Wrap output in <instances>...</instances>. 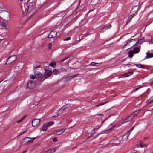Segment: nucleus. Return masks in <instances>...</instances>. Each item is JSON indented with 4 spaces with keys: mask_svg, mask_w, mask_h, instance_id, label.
<instances>
[{
    "mask_svg": "<svg viewBox=\"0 0 153 153\" xmlns=\"http://www.w3.org/2000/svg\"><path fill=\"white\" fill-rule=\"evenodd\" d=\"M143 39L139 40L138 42L136 43V45H137L139 44H141L143 42Z\"/></svg>",
    "mask_w": 153,
    "mask_h": 153,
    "instance_id": "obj_22",
    "label": "nucleus"
},
{
    "mask_svg": "<svg viewBox=\"0 0 153 153\" xmlns=\"http://www.w3.org/2000/svg\"><path fill=\"white\" fill-rule=\"evenodd\" d=\"M141 88V87H137L134 90V91L135 92L136 91H137L138 90L140 89Z\"/></svg>",
    "mask_w": 153,
    "mask_h": 153,
    "instance_id": "obj_40",
    "label": "nucleus"
},
{
    "mask_svg": "<svg viewBox=\"0 0 153 153\" xmlns=\"http://www.w3.org/2000/svg\"><path fill=\"white\" fill-rule=\"evenodd\" d=\"M70 39V38L69 37H68L64 39V41L69 40Z\"/></svg>",
    "mask_w": 153,
    "mask_h": 153,
    "instance_id": "obj_41",
    "label": "nucleus"
},
{
    "mask_svg": "<svg viewBox=\"0 0 153 153\" xmlns=\"http://www.w3.org/2000/svg\"><path fill=\"white\" fill-rule=\"evenodd\" d=\"M120 143L119 141L117 140H114L113 141L112 144L114 145H117Z\"/></svg>",
    "mask_w": 153,
    "mask_h": 153,
    "instance_id": "obj_28",
    "label": "nucleus"
},
{
    "mask_svg": "<svg viewBox=\"0 0 153 153\" xmlns=\"http://www.w3.org/2000/svg\"><path fill=\"white\" fill-rule=\"evenodd\" d=\"M52 73V71L51 70H47L46 69L45 70V73L44 75V77L45 78H47L49 77Z\"/></svg>",
    "mask_w": 153,
    "mask_h": 153,
    "instance_id": "obj_7",
    "label": "nucleus"
},
{
    "mask_svg": "<svg viewBox=\"0 0 153 153\" xmlns=\"http://www.w3.org/2000/svg\"><path fill=\"white\" fill-rule=\"evenodd\" d=\"M40 121V119H34L32 122V126L34 127H36L38 126Z\"/></svg>",
    "mask_w": 153,
    "mask_h": 153,
    "instance_id": "obj_2",
    "label": "nucleus"
},
{
    "mask_svg": "<svg viewBox=\"0 0 153 153\" xmlns=\"http://www.w3.org/2000/svg\"><path fill=\"white\" fill-rule=\"evenodd\" d=\"M115 127V126H112L111 128L110 129H108L106 130H105L104 132L105 133H107L109 132L110 131H111Z\"/></svg>",
    "mask_w": 153,
    "mask_h": 153,
    "instance_id": "obj_19",
    "label": "nucleus"
},
{
    "mask_svg": "<svg viewBox=\"0 0 153 153\" xmlns=\"http://www.w3.org/2000/svg\"><path fill=\"white\" fill-rule=\"evenodd\" d=\"M153 102V96L149 99L147 100L146 102V103L147 105Z\"/></svg>",
    "mask_w": 153,
    "mask_h": 153,
    "instance_id": "obj_13",
    "label": "nucleus"
},
{
    "mask_svg": "<svg viewBox=\"0 0 153 153\" xmlns=\"http://www.w3.org/2000/svg\"><path fill=\"white\" fill-rule=\"evenodd\" d=\"M36 138V137H25L22 139V143L24 145H27L30 144V143L33 142Z\"/></svg>",
    "mask_w": 153,
    "mask_h": 153,
    "instance_id": "obj_1",
    "label": "nucleus"
},
{
    "mask_svg": "<svg viewBox=\"0 0 153 153\" xmlns=\"http://www.w3.org/2000/svg\"><path fill=\"white\" fill-rule=\"evenodd\" d=\"M146 56L145 57V59L153 57V54L152 53H146Z\"/></svg>",
    "mask_w": 153,
    "mask_h": 153,
    "instance_id": "obj_17",
    "label": "nucleus"
},
{
    "mask_svg": "<svg viewBox=\"0 0 153 153\" xmlns=\"http://www.w3.org/2000/svg\"><path fill=\"white\" fill-rule=\"evenodd\" d=\"M48 126L47 125V123H45L43 125L42 127V129L43 131H46L47 129Z\"/></svg>",
    "mask_w": 153,
    "mask_h": 153,
    "instance_id": "obj_14",
    "label": "nucleus"
},
{
    "mask_svg": "<svg viewBox=\"0 0 153 153\" xmlns=\"http://www.w3.org/2000/svg\"><path fill=\"white\" fill-rule=\"evenodd\" d=\"M129 48H128L127 49H128Z\"/></svg>",
    "mask_w": 153,
    "mask_h": 153,
    "instance_id": "obj_55",
    "label": "nucleus"
},
{
    "mask_svg": "<svg viewBox=\"0 0 153 153\" xmlns=\"http://www.w3.org/2000/svg\"><path fill=\"white\" fill-rule=\"evenodd\" d=\"M30 77L31 79H35V76L34 75H31L30 76Z\"/></svg>",
    "mask_w": 153,
    "mask_h": 153,
    "instance_id": "obj_39",
    "label": "nucleus"
},
{
    "mask_svg": "<svg viewBox=\"0 0 153 153\" xmlns=\"http://www.w3.org/2000/svg\"><path fill=\"white\" fill-rule=\"evenodd\" d=\"M53 142H56L57 141V139L56 138H53Z\"/></svg>",
    "mask_w": 153,
    "mask_h": 153,
    "instance_id": "obj_43",
    "label": "nucleus"
},
{
    "mask_svg": "<svg viewBox=\"0 0 153 153\" xmlns=\"http://www.w3.org/2000/svg\"><path fill=\"white\" fill-rule=\"evenodd\" d=\"M4 82V84H5V83H7V82L5 81V82Z\"/></svg>",
    "mask_w": 153,
    "mask_h": 153,
    "instance_id": "obj_47",
    "label": "nucleus"
},
{
    "mask_svg": "<svg viewBox=\"0 0 153 153\" xmlns=\"http://www.w3.org/2000/svg\"><path fill=\"white\" fill-rule=\"evenodd\" d=\"M27 85L28 88L31 89L35 87V84L34 81H30L28 82Z\"/></svg>",
    "mask_w": 153,
    "mask_h": 153,
    "instance_id": "obj_5",
    "label": "nucleus"
},
{
    "mask_svg": "<svg viewBox=\"0 0 153 153\" xmlns=\"http://www.w3.org/2000/svg\"><path fill=\"white\" fill-rule=\"evenodd\" d=\"M77 42H76V43H74V44H76L77 43Z\"/></svg>",
    "mask_w": 153,
    "mask_h": 153,
    "instance_id": "obj_49",
    "label": "nucleus"
},
{
    "mask_svg": "<svg viewBox=\"0 0 153 153\" xmlns=\"http://www.w3.org/2000/svg\"><path fill=\"white\" fill-rule=\"evenodd\" d=\"M146 146V145L145 144H144L142 143H140V146H139L141 147H144Z\"/></svg>",
    "mask_w": 153,
    "mask_h": 153,
    "instance_id": "obj_37",
    "label": "nucleus"
},
{
    "mask_svg": "<svg viewBox=\"0 0 153 153\" xmlns=\"http://www.w3.org/2000/svg\"><path fill=\"white\" fill-rule=\"evenodd\" d=\"M133 65H135L136 66L139 68H142L143 67V66L141 64H133Z\"/></svg>",
    "mask_w": 153,
    "mask_h": 153,
    "instance_id": "obj_25",
    "label": "nucleus"
},
{
    "mask_svg": "<svg viewBox=\"0 0 153 153\" xmlns=\"http://www.w3.org/2000/svg\"><path fill=\"white\" fill-rule=\"evenodd\" d=\"M65 105L67 108H68L69 107L71 106V105H69V104H66Z\"/></svg>",
    "mask_w": 153,
    "mask_h": 153,
    "instance_id": "obj_42",
    "label": "nucleus"
},
{
    "mask_svg": "<svg viewBox=\"0 0 153 153\" xmlns=\"http://www.w3.org/2000/svg\"><path fill=\"white\" fill-rule=\"evenodd\" d=\"M149 40H152V39H150Z\"/></svg>",
    "mask_w": 153,
    "mask_h": 153,
    "instance_id": "obj_54",
    "label": "nucleus"
},
{
    "mask_svg": "<svg viewBox=\"0 0 153 153\" xmlns=\"http://www.w3.org/2000/svg\"><path fill=\"white\" fill-rule=\"evenodd\" d=\"M27 150H25V151H23L22 153H25L26 152H27Z\"/></svg>",
    "mask_w": 153,
    "mask_h": 153,
    "instance_id": "obj_45",
    "label": "nucleus"
},
{
    "mask_svg": "<svg viewBox=\"0 0 153 153\" xmlns=\"http://www.w3.org/2000/svg\"><path fill=\"white\" fill-rule=\"evenodd\" d=\"M20 1H21V2H22V1L23 0H19Z\"/></svg>",
    "mask_w": 153,
    "mask_h": 153,
    "instance_id": "obj_48",
    "label": "nucleus"
},
{
    "mask_svg": "<svg viewBox=\"0 0 153 153\" xmlns=\"http://www.w3.org/2000/svg\"><path fill=\"white\" fill-rule=\"evenodd\" d=\"M32 4H33L32 2H27V3H26L24 4V6L25 12L28 11L29 8V6H30V7H31Z\"/></svg>",
    "mask_w": 153,
    "mask_h": 153,
    "instance_id": "obj_6",
    "label": "nucleus"
},
{
    "mask_svg": "<svg viewBox=\"0 0 153 153\" xmlns=\"http://www.w3.org/2000/svg\"><path fill=\"white\" fill-rule=\"evenodd\" d=\"M53 73L54 74L57 75L59 73V71L58 69H54L53 71Z\"/></svg>",
    "mask_w": 153,
    "mask_h": 153,
    "instance_id": "obj_21",
    "label": "nucleus"
},
{
    "mask_svg": "<svg viewBox=\"0 0 153 153\" xmlns=\"http://www.w3.org/2000/svg\"><path fill=\"white\" fill-rule=\"evenodd\" d=\"M65 130L64 128H62L61 129H58L54 131L53 132V134L56 135H60L63 133Z\"/></svg>",
    "mask_w": 153,
    "mask_h": 153,
    "instance_id": "obj_3",
    "label": "nucleus"
},
{
    "mask_svg": "<svg viewBox=\"0 0 153 153\" xmlns=\"http://www.w3.org/2000/svg\"><path fill=\"white\" fill-rule=\"evenodd\" d=\"M109 112V110H106L104 112H103L102 114H99V115L100 116H104L106 114V113H108Z\"/></svg>",
    "mask_w": 153,
    "mask_h": 153,
    "instance_id": "obj_23",
    "label": "nucleus"
},
{
    "mask_svg": "<svg viewBox=\"0 0 153 153\" xmlns=\"http://www.w3.org/2000/svg\"><path fill=\"white\" fill-rule=\"evenodd\" d=\"M100 126H100L99 127V128H100Z\"/></svg>",
    "mask_w": 153,
    "mask_h": 153,
    "instance_id": "obj_52",
    "label": "nucleus"
},
{
    "mask_svg": "<svg viewBox=\"0 0 153 153\" xmlns=\"http://www.w3.org/2000/svg\"><path fill=\"white\" fill-rule=\"evenodd\" d=\"M152 83H153V81L152 82Z\"/></svg>",
    "mask_w": 153,
    "mask_h": 153,
    "instance_id": "obj_51",
    "label": "nucleus"
},
{
    "mask_svg": "<svg viewBox=\"0 0 153 153\" xmlns=\"http://www.w3.org/2000/svg\"><path fill=\"white\" fill-rule=\"evenodd\" d=\"M132 73V72H128L124 74H120L119 75V78H123V77H127L130 76L129 74L131 75Z\"/></svg>",
    "mask_w": 153,
    "mask_h": 153,
    "instance_id": "obj_10",
    "label": "nucleus"
},
{
    "mask_svg": "<svg viewBox=\"0 0 153 153\" xmlns=\"http://www.w3.org/2000/svg\"><path fill=\"white\" fill-rule=\"evenodd\" d=\"M132 119V117L131 115H130L129 116L126 118L122 122V124H123L126 123L128 122L131 121Z\"/></svg>",
    "mask_w": 153,
    "mask_h": 153,
    "instance_id": "obj_9",
    "label": "nucleus"
},
{
    "mask_svg": "<svg viewBox=\"0 0 153 153\" xmlns=\"http://www.w3.org/2000/svg\"><path fill=\"white\" fill-rule=\"evenodd\" d=\"M140 47H136L134 48L133 49V52L134 54L138 53L140 51Z\"/></svg>",
    "mask_w": 153,
    "mask_h": 153,
    "instance_id": "obj_12",
    "label": "nucleus"
},
{
    "mask_svg": "<svg viewBox=\"0 0 153 153\" xmlns=\"http://www.w3.org/2000/svg\"><path fill=\"white\" fill-rule=\"evenodd\" d=\"M111 27V25H105L103 27V29H108L110 28Z\"/></svg>",
    "mask_w": 153,
    "mask_h": 153,
    "instance_id": "obj_26",
    "label": "nucleus"
},
{
    "mask_svg": "<svg viewBox=\"0 0 153 153\" xmlns=\"http://www.w3.org/2000/svg\"><path fill=\"white\" fill-rule=\"evenodd\" d=\"M67 58H65L64 59L62 60L61 61V62H63Z\"/></svg>",
    "mask_w": 153,
    "mask_h": 153,
    "instance_id": "obj_44",
    "label": "nucleus"
},
{
    "mask_svg": "<svg viewBox=\"0 0 153 153\" xmlns=\"http://www.w3.org/2000/svg\"><path fill=\"white\" fill-rule=\"evenodd\" d=\"M76 75H72L71 76H68L66 78V81H68L70 79H71L74 77Z\"/></svg>",
    "mask_w": 153,
    "mask_h": 153,
    "instance_id": "obj_30",
    "label": "nucleus"
},
{
    "mask_svg": "<svg viewBox=\"0 0 153 153\" xmlns=\"http://www.w3.org/2000/svg\"><path fill=\"white\" fill-rule=\"evenodd\" d=\"M56 64V62H51L49 64V65L52 67L53 68H54Z\"/></svg>",
    "mask_w": 153,
    "mask_h": 153,
    "instance_id": "obj_27",
    "label": "nucleus"
},
{
    "mask_svg": "<svg viewBox=\"0 0 153 153\" xmlns=\"http://www.w3.org/2000/svg\"><path fill=\"white\" fill-rule=\"evenodd\" d=\"M61 69H62V70H63V69H64L63 68H62Z\"/></svg>",
    "mask_w": 153,
    "mask_h": 153,
    "instance_id": "obj_50",
    "label": "nucleus"
},
{
    "mask_svg": "<svg viewBox=\"0 0 153 153\" xmlns=\"http://www.w3.org/2000/svg\"><path fill=\"white\" fill-rule=\"evenodd\" d=\"M16 59V57L15 56H11L8 58L6 62H8V64L11 63L15 61Z\"/></svg>",
    "mask_w": 153,
    "mask_h": 153,
    "instance_id": "obj_4",
    "label": "nucleus"
},
{
    "mask_svg": "<svg viewBox=\"0 0 153 153\" xmlns=\"http://www.w3.org/2000/svg\"><path fill=\"white\" fill-rule=\"evenodd\" d=\"M133 52L132 50H130L128 52V56L129 58H131L133 56Z\"/></svg>",
    "mask_w": 153,
    "mask_h": 153,
    "instance_id": "obj_18",
    "label": "nucleus"
},
{
    "mask_svg": "<svg viewBox=\"0 0 153 153\" xmlns=\"http://www.w3.org/2000/svg\"><path fill=\"white\" fill-rule=\"evenodd\" d=\"M2 40V39H0V43L1 42Z\"/></svg>",
    "mask_w": 153,
    "mask_h": 153,
    "instance_id": "obj_46",
    "label": "nucleus"
},
{
    "mask_svg": "<svg viewBox=\"0 0 153 153\" xmlns=\"http://www.w3.org/2000/svg\"><path fill=\"white\" fill-rule=\"evenodd\" d=\"M135 15V14H133L131 15L128 18V21L126 22V24L129 22L131 20L132 18Z\"/></svg>",
    "mask_w": 153,
    "mask_h": 153,
    "instance_id": "obj_16",
    "label": "nucleus"
},
{
    "mask_svg": "<svg viewBox=\"0 0 153 153\" xmlns=\"http://www.w3.org/2000/svg\"><path fill=\"white\" fill-rule=\"evenodd\" d=\"M56 34L57 33L56 31H52L49 34L48 37L50 38H54L56 36Z\"/></svg>",
    "mask_w": 153,
    "mask_h": 153,
    "instance_id": "obj_8",
    "label": "nucleus"
},
{
    "mask_svg": "<svg viewBox=\"0 0 153 153\" xmlns=\"http://www.w3.org/2000/svg\"><path fill=\"white\" fill-rule=\"evenodd\" d=\"M130 134L126 132L123 136L122 139L123 141H126L128 139V137Z\"/></svg>",
    "mask_w": 153,
    "mask_h": 153,
    "instance_id": "obj_11",
    "label": "nucleus"
},
{
    "mask_svg": "<svg viewBox=\"0 0 153 153\" xmlns=\"http://www.w3.org/2000/svg\"><path fill=\"white\" fill-rule=\"evenodd\" d=\"M133 40V39H129L128 40L125 41L124 42L125 44H124V45L123 46V48H124L125 46H127Z\"/></svg>",
    "mask_w": 153,
    "mask_h": 153,
    "instance_id": "obj_15",
    "label": "nucleus"
},
{
    "mask_svg": "<svg viewBox=\"0 0 153 153\" xmlns=\"http://www.w3.org/2000/svg\"><path fill=\"white\" fill-rule=\"evenodd\" d=\"M98 63H95L94 62H92L91 63L90 65L92 66H96V64H98Z\"/></svg>",
    "mask_w": 153,
    "mask_h": 153,
    "instance_id": "obj_34",
    "label": "nucleus"
},
{
    "mask_svg": "<svg viewBox=\"0 0 153 153\" xmlns=\"http://www.w3.org/2000/svg\"><path fill=\"white\" fill-rule=\"evenodd\" d=\"M134 128V126L133 127L130 129V130L128 131L127 132L128 133V134H130L131 131H132L133 130Z\"/></svg>",
    "mask_w": 153,
    "mask_h": 153,
    "instance_id": "obj_33",
    "label": "nucleus"
},
{
    "mask_svg": "<svg viewBox=\"0 0 153 153\" xmlns=\"http://www.w3.org/2000/svg\"><path fill=\"white\" fill-rule=\"evenodd\" d=\"M1 26L2 27L5 28H6L7 26V25L6 24L3 23H2L1 24Z\"/></svg>",
    "mask_w": 153,
    "mask_h": 153,
    "instance_id": "obj_35",
    "label": "nucleus"
},
{
    "mask_svg": "<svg viewBox=\"0 0 153 153\" xmlns=\"http://www.w3.org/2000/svg\"><path fill=\"white\" fill-rule=\"evenodd\" d=\"M47 123V125L48 127H49L52 125H53V122L52 121H50L48 123Z\"/></svg>",
    "mask_w": 153,
    "mask_h": 153,
    "instance_id": "obj_32",
    "label": "nucleus"
},
{
    "mask_svg": "<svg viewBox=\"0 0 153 153\" xmlns=\"http://www.w3.org/2000/svg\"><path fill=\"white\" fill-rule=\"evenodd\" d=\"M42 74L40 73H38L37 75V78L39 80H40L42 79Z\"/></svg>",
    "mask_w": 153,
    "mask_h": 153,
    "instance_id": "obj_29",
    "label": "nucleus"
},
{
    "mask_svg": "<svg viewBox=\"0 0 153 153\" xmlns=\"http://www.w3.org/2000/svg\"><path fill=\"white\" fill-rule=\"evenodd\" d=\"M108 102V101H106V102H102V103H101V104H100L97 105H96V106L97 107H99V106H101V105H103L105 104V103H106L107 102Z\"/></svg>",
    "mask_w": 153,
    "mask_h": 153,
    "instance_id": "obj_31",
    "label": "nucleus"
},
{
    "mask_svg": "<svg viewBox=\"0 0 153 153\" xmlns=\"http://www.w3.org/2000/svg\"><path fill=\"white\" fill-rule=\"evenodd\" d=\"M48 47L49 49H51L52 47V45L51 43H49L48 45Z\"/></svg>",
    "mask_w": 153,
    "mask_h": 153,
    "instance_id": "obj_36",
    "label": "nucleus"
},
{
    "mask_svg": "<svg viewBox=\"0 0 153 153\" xmlns=\"http://www.w3.org/2000/svg\"><path fill=\"white\" fill-rule=\"evenodd\" d=\"M25 117L24 116L23 117H22V118H21L20 120H17V122L19 123L21 121H22L23 120H24L25 119Z\"/></svg>",
    "mask_w": 153,
    "mask_h": 153,
    "instance_id": "obj_38",
    "label": "nucleus"
},
{
    "mask_svg": "<svg viewBox=\"0 0 153 153\" xmlns=\"http://www.w3.org/2000/svg\"><path fill=\"white\" fill-rule=\"evenodd\" d=\"M66 108H67L66 107L65 105L61 108L59 110V112H61L62 111H64Z\"/></svg>",
    "mask_w": 153,
    "mask_h": 153,
    "instance_id": "obj_24",
    "label": "nucleus"
},
{
    "mask_svg": "<svg viewBox=\"0 0 153 153\" xmlns=\"http://www.w3.org/2000/svg\"><path fill=\"white\" fill-rule=\"evenodd\" d=\"M139 113V111H137L135 112H134L131 115V117H135V116L137 115Z\"/></svg>",
    "mask_w": 153,
    "mask_h": 153,
    "instance_id": "obj_20",
    "label": "nucleus"
},
{
    "mask_svg": "<svg viewBox=\"0 0 153 153\" xmlns=\"http://www.w3.org/2000/svg\"><path fill=\"white\" fill-rule=\"evenodd\" d=\"M58 116H56V117ZM54 117H56L55 116H54Z\"/></svg>",
    "mask_w": 153,
    "mask_h": 153,
    "instance_id": "obj_53",
    "label": "nucleus"
}]
</instances>
